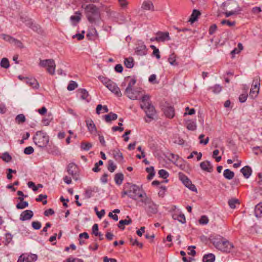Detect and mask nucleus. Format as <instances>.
Listing matches in <instances>:
<instances>
[{
	"label": "nucleus",
	"mask_w": 262,
	"mask_h": 262,
	"mask_svg": "<svg viewBox=\"0 0 262 262\" xmlns=\"http://www.w3.org/2000/svg\"><path fill=\"white\" fill-rule=\"evenodd\" d=\"M106 87L112 92L114 93L117 97H121L122 96V93L119 88L113 81L111 80V81L107 84V85H106Z\"/></svg>",
	"instance_id": "10"
},
{
	"label": "nucleus",
	"mask_w": 262,
	"mask_h": 262,
	"mask_svg": "<svg viewBox=\"0 0 262 262\" xmlns=\"http://www.w3.org/2000/svg\"><path fill=\"white\" fill-rule=\"evenodd\" d=\"M210 241L216 249L224 252L229 253L233 248L232 243L219 235L211 236Z\"/></svg>",
	"instance_id": "1"
},
{
	"label": "nucleus",
	"mask_w": 262,
	"mask_h": 262,
	"mask_svg": "<svg viewBox=\"0 0 262 262\" xmlns=\"http://www.w3.org/2000/svg\"><path fill=\"white\" fill-rule=\"evenodd\" d=\"M241 172L245 178L248 179L251 175L252 170L250 166H246L241 169Z\"/></svg>",
	"instance_id": "22"
},
{
	"label": "nucleus",
	"mask_w": 262,
	"mask_h": 262,
	"mask_svg": "<svg viewBox=\"0 0 262 262\" xmlns=\"http://www.w3.org/2000/svg\"><path fill=\"white\" fill-rule=\"evenodd\" d=\"M143 110H144L146 116L149 119H153L154 116L156 113V110L152 105H150L147 107H144Z\"/></svg>",
	"instance_id": "17"
},
{
	"label": "nucleus",
	"mask_w": 262,
	"mask_h": 262,
	"mask_svg": "<svg viewBox=\"0 0 262 262\" xmlns=\"http://www.w3.org/2000/svg\"><path fill=\"white\" fill-rule=\"evenodd\" d=\"M141 8L145 10H154V5L150 1H145L143 2Z\"/></svg>",
	"instance_id": "23"
},
{
	"label": "nucleus",
	"mask_w": 262,
	"mask_h": 262,
	"mask_svg": "<svg viewBox=\"0 0 262 262\" xmlns=\"http://www.w3.org/2000/svg\"><path fill=\"white\" fill-rule=\"evenodd\" d=\"M21 20L25 24V25L31 28V26L33 25V24L34 23L32 20L30 18H26L24 17H21Z\"/></svg>",
	"instance_id": "46"
},
{
	"label": "nucleus",
	"mask_w": 262,
	"mask_h": 262,
	"mask_svg": "<svg viewBox=\"0 0 262 262\" xmlns=\"http://www.w3.org/2000/svg\"><path fill=\"white\" fill-rule=\"evenodd\" d=\"M33 140L34 143L38 147H45L49 143V138L46 133L40 130L36 132Z\"/></svg>",
	"instance_id": "5"
},
{
	"label": "nucleus",
	"mask_w": 262,
	"mask_h": 262,
	"mask_svg": "<svg viewBox=\"0 0 262 262\" xmlns=\"http://www.w3.org/2000/svg\"><path fill=\"white\" fill-rule=\"evenodd\" d=\"M172 217L174 220H178L180 223L184 224L186 222L185 216L184 214L174 213L172 214Z\"/></svg>",
	"instance_id": "25"
},
{
	"label": "nucleus",
	"mask_w": 262,
	"mask_h": 262,
	"mask_svg": "<svg viewBox=\"0 0 262 262\" xmlns=\"http://www.w3.org/2000/svg\"><path fill=\"white\" fill-rule=\"evenodd\" d=\"M225 12L224 13L226 17H229L230 16L237 15L239 14V10H234V11H228V10H224Z\"/></svg>",
	"instance_id": "44"
},
{
	"label": "nucleus",
	"mask_w": 262,
	"mask_h": 262,
	"mask_svg": "<svg viewBox=\"0 0 262 262\" xmlns=\"http://www.w3.org/2000/svg\"><path fill=\"white\" fill-rule=\"evenodd\" d=\"M132 219L128 216H127L126 219L125 220H120L119 222V223L118 224V227L122 229L123 230L124 229V225H128L132 223Z\"/></svg>",
	"instance_id": "21"
},
{
	"label": "nucleus",
	"mask_w": 262,
	"mask_h": 262,
	"mask_svg": "<svg viewBox=\"0 0 262 262\" xmlns=\"http://www.w3.org/2000/svg\"><path fill=\"white\" fill-rule=\"evenodd\" d=\"M1 36L4 40H5V41H8L10 43H14L17 44V45L21 44V42L19 40L13 38V37H12L9 35H7L5 34H2L1 35Z\"/></svg>",
	"instance_id": "19"
},
{
	"label": "nucleus",
	"mask_w": 262,
	"mask_h": 262,
	"mask_svg": "<svg viewBox=\"0 0 262 262\" xmlns=\"http://www.w3.org/2000/svg\"><path fill=\"white\" fill-rule=\"evenodd\" d=\"M137 205L143 206L147 214L149 216L158 212V206L147 195L143 199H140L137 202Z\"/></svg>",
	"instance_id": "3"
},
{
	"label": "nucleus",
	"mask_w": 262,
	"mask_h": 262,
	"mask_svg": "<svg viewBox=\"0 0 262 262\" xmlns=\"http://www.w3.org/2000/svg\"><path fill=\"white\" fill-rule=\"evenodd\" d=\"M223 175L226 179L231 180L234 177V173L229 169H226L224 170Z\"/></svg>",
	"instance_id": "33"
},
{
	"label": "nucleus",
	"mask_w": 262,
	"mask_h": 262,
	"mask_svg": "<svg viewBox=\"0 0 262 262\" xmlns=\"http://www.w3.org/2000/svg\"><path fill=\"white\" fill-rule=\"evenodd\" d=\"M63 262H84L83 260L81 259H79L77 258H73L72 257H70L64 260Z\"/></svg>",
	"instance_id": "57"
},
{
	"label": "nucleus",
	"mask_w": 262,
	"mask_h": 262,
	"mask_svg": "<svg viewBox=\"0 0 262 262\" xmlns=\"http://www.w3.org/2000/svg\"><path fill=\"white\" fill-rule=\"evenodd\" d=\"M67 171L74 179L75 180L78 179V167L75 164L73 163H70L67 167Z\"/></svg>",
	"instance_id": "8"
},
{
	"label": "nucleus",
	"mask_w": 262,
	"mask_h": 262,
	"mask_svg": "<svg viewBox=\"0 0 262 262\" xmlns=\"http://www.w3.org/2000/svg\"><path fill=\"white\" fill-rule=\"evenodd\" d=\"M254 212L256 217H260L262 216V203H259L255 206Z\"/></svg>",
	"instance_id": "36"
},
{
	"label": "nucleus",
	"mask_w": 262,
	"mask_h": 262,
	"mask_svg": "<svg viewBox=\"0 0 262 262\" xmlns=\"http://www.w3.org/2000/svg\"><path fill=\"white\" fill-rule=\"evenodd\" d=\"M78 84L75 81H71L68 85L67 89L69 91H71L75 90Z\"/></svg>",
	"instance_id": "51"
},
{
	"label": "nucleus",
	"mask_w": 262,
	"mask_h": 262,
	"mask_svg": "<svg viewBox=\"0 0 262 262\" xmlns=\"http://www.w3.org/2000/svg\"><path fill=\"white\" fill-rule=\"evenodd\" d=\"M158 173L159 174L160 177L162 178L163 179H166L169 176L168 172L164 170V169H160Z\"/></svg>",
	"instance_id": "53"
},
{
	"label": "nucleus",
	"mask_w": 262,
	"mask_h": 262,
	"mask_svg": "<svg viewBox=\"0 0 262 262\" xmlns=\"http://www.w3.org/2000/svg\"><path fill=\"white\" fill-rule=\"evenodd\" d=\"M32 227L35 230H38L41 228V223L38 221H34L32 223Z\"/></svg>",
	"instance_id": "62"
},
{
	"label": "nucleus",
	"mask_w": 262,
	"mask_h": 262,
	"mask_svg": "<svg viewBox=\"0 0 262 262\" xmlns=\"http://www.w3.org/2000/svg\"><path fill=\"white\" fill-rule=\"evenodd\" d=\"M78 92L80 94V97L81 99L83 100H85L88 102H89V100L88 99L89 96L88 92L84 89H79L78 90Z\"/></svg>",
	"instance_id": "32"
},
{
	"label": "nucleus",
	"mask_w": 262,
	"mask_h": 262,
	"mask_svg": "<svg viewBox=\"0 0 262 262\" xmlns=\"http://www.w3.org/2000/svg\"><path fill=\"white\" fill-rule=\"evenodd\" d=\"M219 154V150L218 149H215L213 151L212 157L213 158L215 159V161L217 162H219L221 160V159H222L221 156L216 157V156L218 155Z\"/></svg>",
	"instance_id": "59"
},
{
	"label": "nucleus",
	"mask_w": 262,
	"mask_h": 262,
	"mask_svg": "<svg viewBox=\"0 0 262 262\" xmlns=\"http://www.w3.org/2000/svg\"><path fill=\"white\" fill-rule=\"evenodd\" d=\"M201 169L204 171L211 172L213 171V166L209 161H205L200 163Z\"/></svg>",
	"instance_id": "16"
},
{
	"label": "nucleus",
	"mask_w": 262,
	"mask_h": 262,
	"mask_svg": "<svg viewBox=\"0 0 262 262\" xmlns=\"http://www.w3.org/2000/svg\"><path fill=\"white\" fill-rule=\"evenodd\" d=\"M86 17L92 24L98 25L100 20V13L98 8L93 4H89L85 8Z\"/></svg>",
	"instance_id": "2"
},
{
	"label": "nucleus",
	"mask_w": 262,
	"mask_h": 262,
	"mask_svg": "<svg viewBox=\"0 0 262 262\" xmlns=\"http://www.w3.org/2000/svg\"><path fill=\"white\" fill-rule=\"evenodd\" d=\"M147 49L143 42H140L138 44L135 50V53L139 56L145 55L147 54Z\"/></svg>",
	"instance_id": "11"
},
{
	"label": "nucleus",
	"mask_w": 262,
	"mask_h": 262,
	"mask_svg": "<svg viewBox=\"0 0 262 262\" xmlns=\"http://www.w3.org/2000/svg\"><path fill=\"white\" fill-rule=\"evenodd\" d=\"M124 93L130 99L135 100L138 98L137 92L134 91L133 88H126Z\"/></svg>",
	"instance_id": "18"
},
{
	"label": "nucleus",
	"mask_w": 262,
	"mask_h": 262,
	"mask_svg": "<svg viewBox=\"0 0 262 262\" xmlns=\"http://www.w3.org/2000/svg\"><path fill=\"white\" fill-rule=\"evenodd\" d=\"M205 135L201 134L199 136V139H200V143L204 145H206L209 142V137H207L205 140H203Z\"/></svg>",
	"instance_id": "54"
},
{
	"label": "nucleus",
	"mask_w": 262,
	"mask_h": 262,
	"mask_svg": "<svg viewBox=\"0 0 262 262\" xmlns=\"http://www.w3.org/2000/svg\"><path fill=\"white\" fill-rule=\"evenodd\" d=\"M163 111L165 116L169 118H172L174 116V108L172 106H165Z\"/></svg>",
	"instance_id": "12"
},
{
	"label": "nucleus",
	"mask_w": 262,
	"mask_h": 262,
	"mask_svg": "<svg viewBox=\"0 0 262 262\" xmlns=\"http://www.w3.org/2000/svg\"><path fill=\"white\" fill-rule=\"evenodd\" d=\"M102 109H103L104 113H107L108 112V109L106 105L102 106L101 104H98L96 107V113L99 115Z\"/></svg>",
	"instance_id": "45"
},
{
	"label": "nucleus",
	"mask_w": 262,
	"mask_h": 262,
	"mask_svg": "<svg viewBox=\"0 0 262 262\" xmlns=\"http://www.w3.org/2000/svg\"><path fill=\"white\" fill-rule=\"evenodd\" d=\"M260 85V78L259 77H256L253 80L252 87L251 88L254 90L259 91V87Z\"/></svg>",
	"instance_id": "42"
},
{
	"label": "nucleus",
	"mask_w": 262,
	"mask_h": 262,
	"mask_svg": "<svg viewBox=\"0 0 262 262\" xmlns=\"http://www.w3.org/2000/svg\"><path fill=\"white\" fill-rule=\"evenodd\" d=\"M1 158L3 159V160L6 162H9L12 160L11 156L7 152H5V153H4L2 155Z\"/></svg>",
	"instance_id": "48"
},
{
	"label": "nucleus",
	"mask_w": 262,
	"mask_h": 262,
	"mask_svg": "<svg viewBox=\"0 0 262 262\" xmlns=\"http://www.w3.org/2000/svg\"><path fill=\"white\" fill-rule=\"evenodd\" d=\"M0 66L2 68L8 69L10 67L9 61L8 58H2L1 61Z\"/></svg>",
	"instance_id": "39"
},
{
	"label": "nucleus",
	"mask_w": 262,
	"mask_h": 262,
	"mask_svg": "<svg viewBox=\"0 0 262 262\" xmlns=\"http://www.w3.org/2000/svg\"><path fill=\"white\" fill-rule=\"evenodd\" d=\"M228 204L231 208L234 209L236 207V204H239V202L238 199H233L229 200Z\"/></svg>",
	"instance_id": "43"
},
{
	"label": "nucleus",
	"mask_w": 262,
	"mask_h": 262,
	"mask_svg": "<svg viewBox=\"0 0 262 262\" xmlns=\"http://www.w3.org/2000/svg\"><path fill=\"white\" fill-rule=\"evenodd\" d=\"M176 58H177L176 55L173 53L169 55V56L168 58V61L171 65L173 66H178L179 64H178V62L176 60Z\"/></svg>",
	"instance_id": "35"
},
{
	"label": "nucleus",
	"mask_w": 262,
	"mask_h": 262,
	"mask_svg": "<svg viewBox=\"0 0 262 262\" xmlns=\"http://www.w3.org/2000/svg\"><path fill=\"white\" fill-rule=\"evenodd\" d=\"M33 216V212L31 210H26L23 211L20 215L19 219L21 221H25L30 220Z\"/></svg>",
	"instance_id": "13"
},
{
	"label": "nucleus",
	"mask_w": 262,
	"mask_h": 262,
	"mask_svg": "<svg viewBox=\"0 0 262 262\" xmlns=\"http://www.w3.org/2000/svg\"><path fill=\"white\" fill-rule=\"evenodd\" d=\"M33 31L36 32L38 33H41L42 30L40 26L38 24L34 23L30 28Z\"/></svg>",
	"instance_id": "52"
},
{
	"label": "nucleus",
	"mask_w": 262,
	"mask_h": 262,
	"mask_svg": "<svg viewBox=\"0 0 262 262\" xmlns=\"http://www.w3.org/2000/svg\"><path fill=\"white\" fill-rule=\"evenodd\" d=\"M187 128L190 130H194L196 128V125L194 121H189L187 124Z\"/></svg>",
	"instance_id": "49"
},
{
	"label": "nucleus",
	"mask_w": 262,
	"mask_h": 262,
	"mask_svg": "<svg viewBox=\"0 0 262 262\" xmlns=\"http://www.w3.org/2000/svg\"><path fill=\"white\" fill-rule=\"evenodd\" d=\"M221 8L223 10L234 11L239 10V13L242 9L238 6L237 3L233 0H228L223 3L221 5Z\"/></svg>",
	"instance_id": "7"
},
{
	"label": "nucleus",
	"mask_w": 262,
	"mask_h": 262,
	"mask_svg": "<svg viewBox=\"0 0 262 262\" xmlns=\"http://www.w3.org/2000/svg\"><path fill=\"white\" fill-rule=\"evenodd\" d=\"M209 222V219L206 215H203L199 220V223L202 225H206Z\"/></svg>",
	"instance_id": "58"
},
{
	"label": "nucleus",
	"mask_w": 262,
	"mask_h": 262,
	"mask_svg": "<svg viewBox=\"0 0 262 262\" xmlns=\"http://www.w3.org/2000/svg\"><path fill=\"white\" fill-rule=\"evenodd\" d=\"M180 179L183 183L190 190L193 191H196L197 189L195 185L192 184L191 181L184 174L180 176Z\"/></svg>",
	"instance_id": "9"
},
{
	"label": "nucleus",
	"mask_w": 262,
	"mask_h": 262,
	"mask_svg": "<svg viewBox=\"0 0 262 262\" xmlns=\"http://www.w3.org/2000/svg\"><path fill=\"white\" fill-rule=\"evenodd\" d=\"M151 104L149 96L148 95H144L142 97V101L140 104L141 108L143 109L144 107H147Z\"/></svg>",
	"instance_id": "20"
},
{
	"label": "nucleus",
	"mask_w": 262,
	"mask_h": 262,
	"mask_svg": "<svg viewBox=\"0 0 262 262\" xmlns=\"http://www.w3.org/2000/svg\"><path fill=\"white\" fill-rule=\"evenodd\" d=\"M98 79L101 81V82L105 86L107 85V84L111 81V80L108 79V78L104 77L102 76H99L98 77Z\"/></svg>",
	"instance_id": "55"
},
{
	"label": "nucleus",
	"mask_w": 262,
	"mask_h": 262,
	"mask_svg": "<svg viewBox=\"0 0 262 262\" xmlns=\"http://www.w3.org/2000/svg\"><path fill=\"white\" fill-rule=\"evenodd\" d=\"M39 66L46 68L47 71L51 75L55 74L56 64L55 61L52 59H40Z\"/></svg>",
	"instance_id": "6"
},
{
	"label": "nucleus",
	"mask_w": 262,
	"mask_h": 262,
	"mask_svg": "<svg viewBox=\"0 0 262 262\" xmlns=\"http://www.w3.org/2000/svg\"><path fill=\"white\" fill-rule=\"evenodd\" d=\"M116 168V166L114 165V162L112 160H109L108 162V167L107 169L108 170L111 172H114Z\"/></svg>",
	"instance_id": "50"
},
{
	"label": "nucleus",
	"mask_w": 262,
	"mask_h": 262,
	"mask_svg": "<svg viewBox=\"0 0 262 262\" xmlns=\"http://www.w3.org/2000/svg\"><path fill=\"white\" fill-rule=\"evenodd\" d=\"M26 118L24 114H20L16 116L15 118V121L18 124H20L25 122Z\"/></svg>",
	"instance_id": "41"
},
{
	"label": "nucleus",
	"mask_w": 262,
	"mask_h": 262,
	"mask_svg": "<svg viewBox=\"0 0 262 262\" xmlns=\"http://www.w3.org/2000/svg\"><path fill=\"white\" fill-rule=\"evenodd\" d=\"M126 188L129 189V198L134 200H137L138 199H143L147 194L139 187L135 184L127 183Z\"/></svg>",
	"instance_id": "4"
},
{
	"label": "nucleus",
	"mask_w": 262,
	"mask_h": 262,
	"mask_svg": "<svg viewBox=\"0 0 262 262\" xmlns=\"http://www.w3.org/2000/svg\"><path fill=\"white\" fill-rule=\"evenodd\" d=\"M222 25H227L229 26H234L235 25V21H231L229 20L223 19L221 21Z\"/></svg>",
	"instance_id": "61"
},
{
	"label": "nucleus",
	"mask_w": 262,
	"mask_h": 262,
	"mask_svg": "<svg viewBox=\"0 0 262 262\" xmlns=\"http://www.w3.org/2000/svg\"><path fill=\"white\" fill-rule=\"evenodd\" d=\"M158 38V42H164L166 40H170L169 33L168 32H161L159 31L156 33Z\"/></svg>",
	"instance_id": "14"
},
{
	"label": "nucleus",
	"mask_w": 262,
	"mask_h": 262,
	"mask_svg": "<svg viewBox=\"0 0 262 262\" xmlns=\"http://www.w3.org/2000/svg\"><path fill=\"white\" fill-rule=\"evenodd\" d=\"M47 198V195L46 194H39L38 197L35 199L37 202H42V204L43 205H46L47 203V201L46 199Z\"/></svg>",
	"instance_id": "40"
},
{
	"label": "nucleus",
	"mask_w": 262,
	"mask_h": 262,
	"mask_svg": "<svg viewBox=\"0 0 262 262\" xmlns=\"http://www.w3.org/2000/svg\"><path fill=\"white\" fill-rule=\"evenodd\" d=\"M124 179L123 174L122 173H117L115 175L114 180L116 184L120 185Z\"/></svg>",
	"instance_id": "34"
},
{
	"label": "nucleus",
	"mask_w": 262,
	"mask_h": 262,
	"mask_svg": "<svg viewBox=\"0 0 262 262\" xmlns=\"http://www.w3.org/2000/svg\"><path fill=\"white\" fill-rule=\"evenodd\" d=\"M200 15L201 13L199 11L196 9L193 10L192 13L191 14V16L189 19V21L191 22V23H193L197 20L198 16Z\"/></svg>",
	"instance_id": "31"
},
{
	"label": "nucleus",
	"mask_w": 262,
	"mask_h": 262,
	"mask_svg": "<svg viewBox=\"0 0 262 262\" xmlns=\"http://www.w3.org/2000/svg\"><path fill=\"white\" fill-rule=\"evenodd\" d=\"M93 190L91 189H86L85 190L84 196L86 198L89 199L92 196Z\"/></svg>",
	"instance_id": "64"
},
{
	"label": "nucleus",
	"mask_w": 262,
	"mask_h": 262,
	"mask_svg": "<svg viewBox=\"0 0 262 262\" xmlns=\"http://www.w3.org/2000/svg\"><path fill=\"white\" fill-rule=\"evenodd\" d=\"M80 146L82 150L88 151L92 148V144L90 142H82Z\"/></svg>",
	"instance_id": "38"
},
{
	"label": "nucleus",
	"mask_w": 262,
	"mask_h": 262,
	"mask_svg": "<svg viewBox=\"0 0 262 262\" xmlns=\"http://www.w3.org/2000/svg\"><path fill=\"white\" fill-rule=\"evenodd\" d=\"M85 122L88 130L91 134H95L97 132V129L93 121L91 119H89L85 120Z\"/></svg>",
	"instance_id": "15"
},
{
	"label": "nucleus",
	"mask_w": 262,
	"mask_h": 262,
	"mask_svg": "<svg viewBox=\"0 0 262 262\" xmlns=\"http://www.w3.org/2000/svg\"><path fill=\"white\" fill-rule=\"evenodd\" d=\"M76 14H78V15L71 16L70 17V19L72 21H76V23H78L80 20L81 14L79 12H76Z\"/></svg>",
	"instance_id": "60"
},
{
	"label": "nucleus",
	"mask_w": 262,
	"mask_h": 262,
	"mask_svg": "<svg viewBox=\"0 0 262 262\" xmlns=\"http://www.w3.org/2000/svg\"><path fill=\"white\" fill-rule=\"evenodd\" d=\"M105 120L107 122H110L112 120H115L117 119L118 116L116 114L110 112L109 114L103 116Z\"/></svg>",
	"instance_id": "27"
},
{
	"label": "nucleus",
	"mask_w": 262,
	"mask_h": 262,
	"mask_svg": "<svg viewBox=\"0 0 262 262\" xmlns=\"http://www.w3.org/2000/svg\"><path fill=\"white\" fill-rule=\"evenodd\" d=\"M18 199L20 201V202L17 203L16 206L18 209H23L28 206V203L24 201V199L23 197H18Z\"/></svg>",
	"instance_id": "26"
},
{
	"label": "nucleus",
	"mask_w": 262,
	"mask_h": 262,
	"mask_svg": "<svg viewBox=\"0 0 262 262\" xmlns=\"http://www.w3.org/2000/svg\"><path fill=\"white\" fill-rule=\"evenodd\" d=\"M215 259V255L212 253H209L204 255L203 257V262H214Z\"/></svg>",
	"instance_id": "29"
},
{
	"label": "nucleus",
	"mask_w": 262,
	"mask_h": 262,
	"mask_svg": "<svg viewBox=\"0 0 262 262\" xmlns=\"http://www.w3.org/2000/svg\"><path fill=\"white\" fill-rule=\"evenodd\" d=\"M25 262H34L37 259V255L35 254H24Z\"/></svg>",
	"instance_id": "28"
},
{
	"label": "nucleus",
	"mask_w": 262,
	"mask_h": 262,
	"mask_svg": "<svg viewBox=\"0 0 262 262\" xmlns=\"http://www.w3.org/2000/svg\"><path fill=\"white\" fill-rule=\"evenodd\" d=\"M130 242L132 244L133 246L136 245L139 247L140 248H142L143 246V245L141 243H139L136 239H134L133 238H130Z\"/></svg>",
	"instance_id": "56"
},
{
	"label": "nucleus",
	"mask_w": 262,
	"mask_h": 262,
	"mask_svg": "<svg viewBox=\"0 0 262 262\" xmlns=\"http://www.w3.org/2000/svg\"><path fill=\"white\" fill-rule=\"evenodd\" d=\"M113 155L115 160L118 162H121L123 159L122 154L118 149L114 150L113 151Z\"/></svg>",
	"instance_id": "30"
},
{
	"label": "nucleus",
	"mask_w": 262,
	"mask_h": 262,
	"mask_svg": "<svg viewBox=\"0 0 262 262\" xmlns=\"http://www.w3.org/2000/svg\"><path fill=\"white\" fill-rule=\"evenodd\" d=\"M26 82L28 84L32 86L33 88L37 89L39 88V83L37 80L34 78H26Z\"/></svg>",
	"instance_id": "24"
},
{
	"label": "nucleus",
	"mask_w": 262,
	"mask_h": 262,
	"mask_svg": "<svg viewBox=\"0 0 262 262\" xmlns=\"http://www.w3.org/2000/svg\"><path fill=\"white\" fill-rule=\"evenodd\" d=\"M124 63L127 68H132L134 65V59L132 57L125 58Z\"/></svg>",
	"instance_id": "37"
},
{
	"label": "nucleus",
	"mask_w": 262,
	"mask_h": 262,
	"mask_svg": "<svg viewBox=\"0 0 262 262\" xmlns=\"http://www.w3.org/2000/svg\"><path fill=\"white\" fill-rule=\"evenodd\" d=\"M210 89L211 90L214 94H218L222 91V86L220 84H215L214 86L210 87Z\"/></svg>",
	"instance_id": "47"
},
{
	"label": "nucleus",
	"mask_w": 262,
	"mask_h": 262,
	"mask_svg": "<svg viewBox=\"0 0 262 262\" xmlns=\"http://www.w3.org/2000/svg\"><path fill=\"white\" fill-rule=\"evenodd\" d=\"M259 92V91L254 90V89L251 88L250 89L249 96L252 98H255Z\"/></svg>",
	"instance_id": "63"
}]
</instances>
